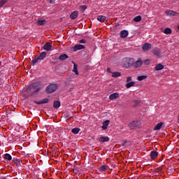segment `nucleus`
Instances as JSON below:
<instances>
[{"label":"nucleus","instance_id":"1","mask_svg":"<svg viewBox=\"0 0 179 179\" xmlns=\"http://www.w3.org/2000/svg\"><path fill=\"white\" fill-rule=\"evenodd\" d=\"M40 90H41V84L39 82H36L29 85L25 92L31 93V96H34V94H38Z\"/></svg>","mask_w":179,"mask_h":179},{"label":"nucleus","instance_id":"2","mask_svg":"<svg viewBox=\"0 0 179 179\" xmlns=\"http://www.w3.org/2000/svg\"><path fill=\"white\" fill-rule=\"evenodd\" d=\"M57 89H58L57 84H50L46 87L45 92L48 94H51V93H54Z\"/></svg>","mask_w":179,"mask_h":179},{"label":"nucleus","instance_id":"3","mask_svg":"<svg viewBox=\"0 0 179 179\" xmlns=\"http://www.w3.org/2000/svg\"><path fill=\"white\" fill-rule=\"evenodd\" d=\"M139 127H141V121L139 120L133 121L129 124L130 129H135V128H139Z\"/></svg>","mask_w":179,"mask_h":179},{"label":"nucleus","instance_id":"4","mask_svg":"<svg viewBox=\"0 0 179 179\" xmlns=\"http://www.w3.org/2000/svg\"><path fill=\"white\" fill-rule=\"evenodd\" d=\"M85 45L77 44L73 48V51L76 52V51H79L80 50H85Z\"/></svg>","mask_w":179,"mask_h":179},{"label":"nucleus","instance_id":"5","mask_svg":"<svg viewBox=\"0 0 179 179\" xmlns=\"http://www.w3.org/2000/svg\"><path fill=\"white\" fill-rule=\"evenodd\" d=\"M159 156V152L157 151H151L150 154V157L152 159V160H155V159L157 158Z\"/></svg>","mask_w":179,"mask_h":179},{"label":"nucleus","instance_id":"6","mask_svg":"<svg viewBox=\"0 0 179 179\" xmlns=\"http://www.w3.org/2000/svg\"><path fill=\"white\" fill-rule=\"evenodd\" d=\"M128 34H129V33L127 30H122L120 33L121 38H125L126 37H128Z\"/></svg>","mask_w":179,"mask_h":179},{"label":"nucleus","instance_id":"7","mask_svg":"<svg viewBox=\"0 0 179 179\" xmlns=\"http://www.w3.org/2000/svg\"><path fill=\"white\" fill-rule=\"evenodd\" d=\"M152 48V44L150 43H145L142 46L143 51H148V50H150Z\"/></svg>","mask_w":179,"mask_h":179},{"label":"nucleus","instance_id":"8","mask_svg":"<svg viewBox=\"0 0 179 179\" xmlns=\"http://www.w3.org/2000/svg\"><path fill=\"white\" fill-rule=\"evenodd\" d=\"M48 101H50V99H48V98L44 99L42 101H34V103H35V104H47V103H48Z\"/></svg>","mask_w":179,"mask_h":179},{"label":"nucleus","instance_id":"9","mask_svg":"<svg viewBox=\"0 0 179 179\" xmlns=\"http://www.w3.org/2000/svg\"><path fill=\"white\" fill-rule=\"evenodd\" d=\"M79 16V12L78 11H73L71 15H70V18L71 20H75L76 17Z\"/></svg>","mask_w":179,"mask_h":179},{"label":"nucleus","instance_id":"10","mask_svg":"<svg viewBox=\"0 0 179 179\" xmlns=\"http://www.w3.org/2000/svg\"><path fill=\"white\" fill-rule=\"evenodd\" d=\"M142 64H143V62H142V59L139 58L134 64V68H139V66H142Z\"/></svg>","mask_w":179,"mask_h":179},{"label":"nucleus","instance_id":"11","mask_svg":"<svg viewBox=\"0 0 179 179\" xmlns=\"http://www.w3.org/2000/svg\"><path fill=\"white\" fill-rule=\"evenodd\" d=\"M52 48V45H51V43H46L43 45V50H45V51H51Z\"/></svg>","mask_w":179,"mask_h":179},{"label":"nucleus","instance_id":"12","mask_svg":"<svg viewBox=\"0 0 179 179\" xmlns=\"http://www.w3.org/2000/svg\"><path fill=\"white\" fill-rule=\"evenodd\" d=\"M110 141V137L108 136H101L99 138V142H101L102 143H104V142H108Z\"/></svg>","mask_w":179,"mask_h":179},{"label":"nucleus","instance_id":"13","mask_svg":"<svg viewBox=\"0 0 179 179\" xmlns=\"http://www.w3.org/2000/svg\"><path fill=\"white\" fill-rule=\"evenodd\" d=\"M166 16H176L177 15V12L171 10H167L165 12Z\"/></svg>","mask_w":179,"mask_h":179},{"label":"nucleus","instance_id":"14","mask_svg":"<svg viewBox=\"0 0 179 179\" xmlns=\"http://www.w3.org/2000/svg\"><path fill=\"white\" fill-rule=\"evenodd\" d=\"M96 19L99 22H101V23H104V22H106L107 19V17L104 15H99Z\"/></svg>","mask_w":179,"mask_h":179},{"label":"nucleus","instance_id":"15","mask_svg":"<svg viewBox=\"0 0 179 179\" xmlns=\"http://www.w3.org/2000/svg\"><path fill=\"white\" fill-rule=\"evenodd\" d=\"M152 54H154V55H156L157 57H160V50L159 48H155L152 50Z\"/></svg>","mask_w":179,"mask_h":179},{"label":"nucleus","instance_id":"16","mask_svg":"<svg viewBox=\"0 0 179 179\" xmlns=\"http://www.w3.org/2000/svg\"><path fill=\"white\" fill-rule=\"evenodd\" d=\"M110 124V120H106L103 122V126L101 127L102 129L106 130L108 128Z\"/></svg>","mask_w":179,"mask_h":179},{"label":"nucleus","instance_id":"17","mask_svg":"<svg viewBox=\"0 0 179 179\" xmlns=\"http://www.w3.org/2000/svg\"><path fill=\"white\" fill-rule=\"evenodd\" d=\"M72 63L73 64V72H74L76 75H79V71H78V64L74 62H72Z\"/></svg>","mask_w":179,"mask_h":179},{"label":"nucleus","instance_id":"18","mask_svg":"<svg viewBox=\"0 0 179 179\" xmlns=\"http://www.w3.org/2000/svg\"><path fill=\"white\" fill-rule=\"evenodd\" d=\"M162 69H164V66L162 64H158L155 67V71H162Z\"/></svg>","mask_w":179,"mask_h":179},{"label":"nucleus","instance_id":"19","mask_svg":"<svg viewBox=\"0 0 179 179\" xmlns=\"http://www.w3.org/2000/svg\"><path fill=\"white\" fill-rule=\"evenodd\" d=\"M46 57H47V52H43L40 54L39 56H38V59H39V61H41L44 59V58H45Z\"/></svg>","mask_w":179,"mask_h":179},{"label":"nucleus","instance_id":"20","mask_svg":"<svg viewBox=\"0 0 179 179\" xmlns=\"http://www.w3.org/2000/svg\"><path fill=\"white\" fill-rule=\"evenodd\" d=\"M162 127H163V122L157 123L154 128V131H160V129H162Z\"/></svg>","mask_w":179,"mask_h":179},{"label":"nucleus","instance_id":"21","mask_svg":"<svg viewBox=\"0 0 179 179\" xmlns=\"http://www.w3.org/2000/svg\"><path fill=\"white\" fill-rule=\"evenodd\" d=\"M68 58H69V56H68V55H66V54L61 55L59 57V59L60 61H64V59H68Z\"/></svg>","mask_w":179,"mask_h":179},{"label":"nucleus","instance_id":"22","mask_svg":"<svg viewBox=\"0 0 179 179\" xmlns=\"http://www.w3.org/2000/svg\"><path fill=\"white\" fill-rule=\"evenodd\" d=\"M38 61H40V59L37 56H35L34 59L31 62V65L34 66V65H36V64H37V62H38Z\"/></svg>","mask_w":179,"mask_h":179},{"label":"nucleus","instance_id":"23","mask_svg":"<svg viewBox=\"0 0 179 179\" xmlns=\"http://www.w3.org/2000/svg\"><path fill=\"white\" fill-rule=\"evenodd\" d=\"M118 94L117 93H113L109 96L110 100H115V99H118Z\"/></svg>","mask_w":179,"mask_h":179},{"label":"nucleus","instance_id":"24","mask_svg":"<svg viewBox=\"0 0 179 179\" xmlns=\"http://www.w3.org/2000/svg\"><path fill=\"white\" fill-rule=\"evenodd\" d=\"M80 131V129L79 127H76L71 129L72 134H74L75 135H77V134H79Z\"/></svg>","mask_w":179,"mask_h":179},{"label":"nucleus","instance_id":"25","mask_svg":"<svg viewBox=\"0 0 179 179\" xmlns=\"http://www.w3.org/2000/svg\"><path fill=\"white\" fill-rule=\"evenodd\" d=\"M54 108H58L59 107H61V102L59 101H55L53 103Z\"/></svg>","mask_w":179,"mask_h":179},{"label":"nucleus","instance_id":"26","mask_svg":"<svg viewBox=\"0 0 179 179\" xmlns=\"http://www.w3.org/2000/svg\"><path fill=\"white\" fill-rule=\"evenodd\" d=\"M121 76V73L120 72H113L112 73V77L113 78H120Z\"/></svg>","mask_w":179,"mask_h":179},{"label":"nucleus","instance_id":"27","mask_svg":"<svg viewBox=\"0 0 179 179\" xmlns=\"http://www.w3.org/2000/svg\"><path fill=\"white\" fill-rule=\"evenodd\" d=\"M100 171H106V170H108V166L107 165H102L101 167H99Z\"/></svg>","mask_w":179,"mask_h":179},{"label":"nucleus","instance_id":"28","mask_svg":"<svg viewBox=\"0 0 179 179\" xmlns=\"http://www.w3.org/2000/svg\"><path fill=\"white\" fill-rule=\"evenodd\" d=\"M13 162H15L17 166H20L21 164L20 159L13 158Z\"/></svg>","mask_w":179,"mask_h":179},{"label":"nucleus","instance_id":"29","mask_svg":"<svg viewBox=\"0 0 179 179\" xmlns=\"http://www.w3.org/2000/svg\"><path fill=\"white\" fill-rule=\"evenodd\" d=\"M132 86H135V82L134 81H131L130 83H128L127 85H126V87L127 89H129V87H132Z\"/></svg>","mask_w":179,"mask_h":179},{"label":"nucleus","instance_id":"30","mask_svg":"<svg viewBox=\"0 0 179 179\" xmlns=\"http://www.w3.org/2000/svg\"><path fill=\"white\" fill-rule=\"evenodd\" d=\"M4 159L6 160L10 161V160H12V155H10V154L6 153V154L4 155Z\"/></svg>","mask_w":179,"mask_h":179},{"label":"nucleus","instance_id":"31","mask_svg":"<svg viewBox=\"0 0 179 179\" xmlns=\"http://www.w3.org/2000/svg\"><path fill=\"white\" fill-rule=\"evenodd\" d=\"M79 9L81 12H85L87 9V6L83 5V6H80Z\"/></svg>","mask_w":179,"mask_h":179},{"label":"nucleus","instance_id":"32","mask_svg":"<svg viewBox=\"0 0 179 179\" xmlns=\"http://www.w3.org/2000/svg\"><path fill=\"white\" fill-rule=\"evenodd\" d=\"M142 20V17L141 15L136 16L134 18V22H141Z\"/></svg>","mask_w":179,"mask_h":179},{"label":"nucleus","instance_id":"33","mask_svg":"<svg viewBox=\"0 0 179 179\" xmlns=\"http://www.w3.org/2000/svg\"><path fill=\"white\" fill-rule=\"evenodd\" d=\"M39 26H43L45 24V20H39L38 22H37Z\"/></svg>","mask_w":179,"mask_h":179},{"label":"nucleus","instance_id":"34","mask_svg":"<svg viewBox=\"0 0 179 179\" xmlns=\"http://www.w3.org/2000/svg\"><path fill=\"white\" fill-rule=\"evenodd\" d=\"M164 33L165 34H171V29L170 28H166L164 31Z\"/></svg>","mask_w":179,"mask_h":179},{"label":"nucleus","instance_id":"35","mask_svg":"<svg viewBox=\"0 0 179 179\" xmlns=\"http://www.w3.org/2000/svg\"><path fill=\"white\" fill-rule=\"evenodd\" d=\"M127 66H131L132 64L134 63V59H129V60H127Z\"/></svg>","mask_w":179,"mask_h":179},{"label":"nucleus","instance_id":"36","mask_svg":"<svg viewBox=\"0 0 179 179\" xmlns=\"http://www.w3.org/2000/svg\"><path fill=\"white\" fill-rule=\"evenodd\" d=\"M148 78L147 76H138L137 78V80H145V79H146Z\"/></svg>","mask_w":179,"mask_h":179},{"label":"nucleus","instance_id":"37","mask_svg":"<svg viewBox=\"0 0 179 179\" xmlns=\"http://www.w3.org/2000/svg\"><path fill=\"white\" fill-rule=\"evenodd\" d=\"M134 107H138V106L139 104H141V101H139V100H134Z\"/></svg>","mask_w":179,"mask_h":179},{"label":"nucleus","instance_id":"38","mask_svg":"<svg viewBox=\"0 0 179 179\" xmlns=\"http://www.w3.org/2000/svg\"><path fill=\"white\" fill-rule=\"evenodd\" d=\"M6 3V0H1L0 1V8H2L3 5Z\"/></svg>","mask_w":179,"mask_h":179},{"label":"nucleus","instance_id":"39","mask_svg":"<svg viewBox=\"0 0 179 179\" xmlns=\"http://www.w3.org/2000/svg\"><path fill=\"white\" fill-rule=\"evenodd\" d=\"M79 43H80V44H86V40H85V39H81V40L79 41Z\"/></svg>","mask_w":179,"mask_h":179},{"label":"nucleus","instance_id":"40","mask_svg":"<svg viewBox=\"0 0 179 179\" xmlns=\"http://www.w3.org/2000/svg\"><path fill=\"white\" fill-rule=\"evenodd\" d=\"M131 80H132V77H127V83H129V82H131Z\"/></svg>","mask_w":179,"mask_h":179},{"label":"nucleus","instance_id":"41","mask_svg":"<svg viewBox=\"0 0 179 179\" xmlns=\"http://www.w3.org/2000/svg\"><path fill=\"white\" fill-rule=\"evenodd\" d=\"M55 1H57V0H49V3L54 4V3H55Z\"/></svg>","mask_w":179,"mask_h":179},{"label":"nucleus","instance_id":"42","mask_svg":"<svg viewBox=\"0 0 179 179\" xmlns=\"http://www.w3.org/2000/svg\"><path fill=\"white\" fill-rule=\"evenodd\" d=\"M106 72L111 73V69L108 68V69H106Z\"/></svg>","mask_w":179,"mask_h":179},{"label":"nucleus","instance_id":"43","mask_svg":"<svg viewBox=\"0 0 179 179\" xmlns=\"http://www.w3.org/2000/svg\"><path fill=\"white\" fill-rule=\"evenodd\" d=\"M145 64H149L150 61L149 59L144 60Z\"/></svg>","mask_w":179,"mask_h":179},{"label":"nucleus","instance_id":"44","mask_svg":"<svg viewBox=\"0 0 179 179\" xmlns=\"http://www.w3.org/2000/svg\"><path fill=\"white\" fill-rule=\"evenodd\" d=\"M178 30H179V25H178Z\"/></svg>","mask_w":179,"mask_h":179},{"label":"nucleus","instance_id":"45","mask_svg":"<svg viewBox=\"0 0 179 179\" xmlns=\"http://www.w3.org/2000/svg\"><path fill=\"white\" fill-rule=\"evenodd\" d=\"M74 169H76V166H74Z\"/></svg>","mask_w":179,"mask_h":179},{"label":"nucleus","instance_id":"46","mask_svg":"<svg viewBox=\"0 0 179 179\" xmlns=\"http://www.w3.org/2000/svg\"><path fill=\"white\" fill-rule=\"evenodd\" d=\"M0 65H1V61H0Z\"/></svg>","mask_w":179,"mask_h":179}]
</instances>
